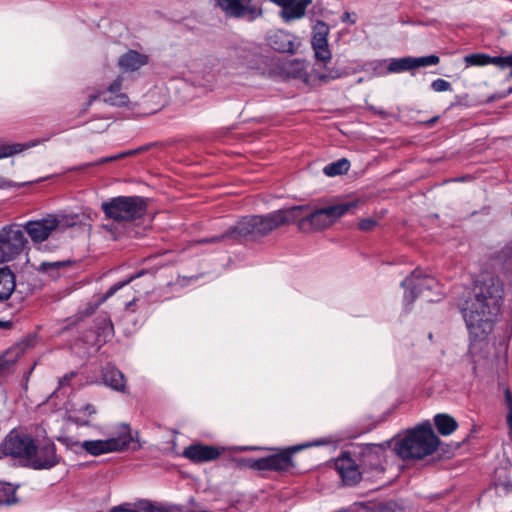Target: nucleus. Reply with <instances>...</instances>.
Returning <instances> with one entry per match:
<instances>
[{
    "label": "nucleus",
    "instance_id": "1",
    "mask_svg": "<svg viewBox=\"0 0 512 512\" xmlns=\"http://www.w3.org/2000/svg\"><path fill=\"white\" fill-rule=\"evenodd\" d=\"M474 298L463 310V317L472 337L484 340L493 329V318L499 313L504 295L503 283L493 275L475 282Z\"/></svg>",
    "mask_w": 512,
    "mask_h": 512
},
{
    "label": "nucleus",
    "instance_id": "2",
    "mask_svg": "<svg viewBox=\"0 0 512 512\" xmlns=\"http://www.w3.org/2000/svg\"><path fill=\"white\" fill-rule=\"evenodd\" d=\"M357 205V201H348L314 210L308 205H299L286 208L285 211L296 210L293 211L291 223L296 222L301 232L310 233L329 227L339 217L355 209Z\"/></svg>",
    "mask_w": 512,
    "mask_h": 512
},
{
    "label": "nucleus",
    "instance_id": "3",
    "mask_svg": "<svg viewBox=\"0 0 512 512\" xmlns=\"http://www.w3.org/2000/svg\"><path fill=\"white\" fill-rule=\"evenodd\" d=\"M279 209L264 215H248L240 218L233 226L236 242H256L276 229L291 223L293 212Z\"/></svg>",
    "mask_w": 512,
    "mask_h": 512
},
{
    "label": "nucleus",
    "instance_id": "4",
    "mask_svg": "<svg viewBox=\"0 0 512 512\" xmlns=\"http://www.w3.org/2000/svg\"><path fill=\"white\" fill-rule=\"evenodd\" d=\"M101 209L106 218L112 220L110 224L102 227L117 240L122 233V227L144 216L147 210L145 200L139 196H118L103 202Z\"/></svg>",
    "mask_w": 512,
    "mask_h": 512
},
{
    "label": "nucleus",
    "instance_id": "5",
    "mask_svg": "<svg viewBox=\"0 0 512 512\" xmlns=\"http://www.w3.org/2000/svg\"><path fill=\"white\" fill-rule=\"evenodd\" d=\"M440 445L438 436L429 422L420 424L397 440L394 444L395 454L404 461L421 460L432 455Z\"/></svg>",
    "mask_w": 512,
    "mask_h": 512
},
{
    "label": "nucleus",
    "instance_id": "6",
    "mask_svg": "<svg viewBox=\"0 0 512 512\" xmlns=\"http://www.w3.org/2000/svg\"><path fill=\"white\" fill-rule=\"evenodd\" d=\"M391 441L380 444L366 443L358 444L350 450L352 456L359 465L366 480H372L385 472L386 450L390 447Z\"/></svg>",
    "mask_w": 512,
    "mask_h": 512
},
{
    "label": "nucleus",
    "instance_id": "7",
    "mask_svg": "<svg viewBox=\"0 0 512 512\" xmlns=\"http://www.w3.org/2000/svg\"><path fill=\"white\" fill-rule=\"evenodd\" d=\"M58 440L67 447L70 445L80 446L92 456H100L102 454L114 451H123L127 448H131L135 451L142 447L138 440V432H136L135 437L129 432L127 434H122L118 437L105 440L99 439L86 440L83 442H72V440L68 437H59Z\"/></svg>",
    "mask_w": 512,
    "mask_h": 512
},
{
    "label": "nucleus",
    "instance_id": "8",
    "mask_svg": "<svg viewBox=\"0 0 512 512\" xmlns=\"http://www.w3.org/2000/svg\"><path fill=\"white\" fill-rule=\"evenodd\" d=\"M326 443V440H317L313 443L294 445L286 448L249 447L248 449L273 451V454L261 457V471H270L283 474L291 472L296 468V464L293 460V456L295 453L301 451L304 448H308L311 446H320Z\"/></svg>",
    "mask_w": 512,
    "mask_h": 512
},
{
    "label": "nucleus",
    "instance_id": "9",
    "mask_svg": "<svg viewBox=\"0 0 512 512\" xmlns=\"http://www.w3.org/2000/svg\"><path fill=\"white\" fill-rule=\"evenodd\" d=\"M34 438L26 433L11 430L0 444V457H13L27 461L33 449Z\"/></svg>",
    "mask_w": 512,
    "mask_h": 512
},
{
    "label": "nucleus",
    "instance_id": "10",
    "mask_svg": "<svg viewBox=\"0 0 512 512\" xmlns=\"http://www.w3.org/2000/svg\"><path fill=\"white\" fill-rule=\"evenodd\" d=\"M61 460L62 457L57 454L54 442L44 441L36 444L34 441L31 455L28 456L25 466L33 470H49L57 466Z\"/></svg>",
    "mask_w": 512,
    "mask_h": 512
},
{
    "label": "nucleus",
    "instance_id": "11",
    "mask_svg": "<svg viewBox=\"0 0 512 512\" xmlns=\"http://www.w3.org/2000/svg\"><path fill=\"white\" fill-rule=\"evenodd\" d=\"M215 7L228 18H247L254 21L263 15V10L254 0H215Z\"/></svg>",
    "mask_w": 512,
    "mask_h": 512
},
{
    "label": "nucleus",
    "instance_id": "12",
    "mask_svg": "<svg viewBox=\"0 0 512 512\" xmlns=\"http://www.w3.org/2000/svg\"><path fill=\"white\" fill-rule=\"evenodd\" d=\"M401 286L405 289L403 298L405 304L411 305L425 290L435 289L438 282L434 277L424 275L420 269H415L401 282Z\"/></svg>",
    "mask_w": 512,
    "mask_h": 512
},
{
    "label": "nucleus",
    "instance_id": "13",
    "mask_svg": "<svg viewBox=\"0 0 512 512\" xmlns=\"http://www.w3.org/2000/svg\"><path fill=\"white\" fill-rule=\"evenodd\" d=\"M27 240L20 229L4 227L0 231V263L15 259L23 251Z\"/></svg>",
    "mask_w": 512,
    "mask_h": 512
},
{
    "label": "nucleus",
    "instance_id": "14",
    "mask_svg": "<svg viewBox=\"0 0 512 512\" xmlns=\"http://www.w3.org/2000/svg\"><path fill=\"white\" fill-rule=\"evenodd\" d=\"M334 467L345 486L352 487L366 480L351 451H343L335 459Z\"/></svg>",
    "mask_w": 512,
    "mask_h": 512
},
{
    "label": "nucleus",
    "instance_id": "15",
    "mask_svg": "<svg viewBox=\"0 0 512 512\" xmlns=\"http://www.w3.org/2000/svg\"><path fill=\"white\" fill-rule=\"evenodd\" d=\"M440 58L437 55H428L422 57H402L388 59V65L385 71L379 72V75H386L391 73H401L404 71L413 70L419 67H426L437 65Z\"/></svg>",
    "mask_w": 512,
    "mask_h": 512
},
{
    "label": "nucleus",
    "instance_id": "16",
    "mask_svg": "<svg viewBox=\"0 0 512 512\" xmlns=\"http://www.w3.org/2000/svg\"><path fill=\"white\" fill-rule=\"evenodd\" d=\"M146 274H149L151 277H153V274L150 273L148 270H141L131 276H129L128 278H126L125 280H122V281H119L115 284H113L106 292L105 294L99 296L94 302H89L86 304V306L80 310L77 314L78 318L79 319H84L86 317H89L91 316L92 314L95 313V311L98 309V307L104 303L108 298H110L111 296H113L118 290H120L121 288H123L124 286L128 285L129 283H131L133 280H135L136 278H139L143 275H146Z\"/></svg>",
    "mask_w": 512,
    "mask_h": 512
},
{
    "label": "nucleus",
    "instance_id": "17",
    "mask_svg": "<svg viewBox=\"0 0 512 512\" xmlns=\"http://www.w3.org/2000/svg\"><path fill=\"white\" fill-rule=\"evenodd\" d=\"M59 224L60 220L56 216L49 215L40 220L27 222L24 228L32 241L39 243L46 240Z\"/></svg>",
    "mask_w": 512,
    "mask_h": 512
},
{
    "label": "nucleus",
    "instance_id": "18",
    "mask_svg": "<svg viewBox=\"0 0 512 512\" xmlns=\"http://www.w3.org/2000/svg\"><path fill=\"white\" fill-rule=\"evenodd\" d=\"M222 451L223 449L216 446L196 443L184 449L183 457L195 464H199L216 460L222 454Z\"/></svg>",
    "mask_w": 512,
    "mask_h": 512
},
{
    "label": "nucleus",
    "instance_id": "19",
    "mask_svg": "<svg viewBox=\"0 0 512 512\" xmlns=\"http://www.w3.org/2000/svg\"><path fill=\"white\" fill-rule=\"evenodd\" d=\"M277 67L281 75L287 78L301 79L306 84L314 82V74H309L305 70V64L303 61L294 59L287 60L277 63Z\"/></svg>",
    "mask_w": 512,
    "mask_h": 512
},
{
    "label": "nucleus",
    "instance_id": "20",
    "mask_svg": "<svg viewBox=\"0 0 512 512\" xmlns=\"http://www.w3.org/2000/svg\"><path fill=\"white\" fill-rule=\"evenodd\" d=\"M16 288V276L13 271L4 266L0 268V302L10 299Z\"/></svg>",
    "mask_w": 512,
    "mask_h": 512
},
{
    "label": "nucleus",
    "instance_id": "21",
    "mask_svg": "<svg viewBox=\"0 0 512 512\" xmlns=\"http://www.w3.org/2000/svg\"><path fill=\"white\" fill-rule=\"evenodd\" d=\"M147 63L148 56L141 54L136 50H129L118 60V65L124 71H136Z\"/></svg>",
    "mask_w": 512,
    "mask_h": 512
},
{
    "label": "nucleus",
    "instance_id": "22",
    "mask_svg": "<svg viewBox=\"0 0 512 512\" xmlns=\"http://www.w3.org/2000/svg\"><path fill=\"white\" fill-rule=\"evenodd\" d=\"M94 323L98 341L106 343L113 338L114 326L108 314L103 313L98 315L95 318Z\"/></svg>",
    "mask_w": 512,
    "mask_h": 512
},
{
    "label": "nucleus",
    "instance_id": "23",
    "mask_svg": "<svg viewBox=\"0 0 512 512\" xmlns=\"http://www.w3.org/2000/svg\"><path fill=\"white\" fill-rule=\"evenodd\" d=\"M103 382L116 391H125L126 381L123 373L114 366H107L102 371Z\"/></svg>",
    "mask_w": 512,
    "mask_h": 512
},
{
    "label": "nucleus",
    "instance_id": "24",
    "mask_svg": "<svg viewBox=\"0 0 512 512\" xmlns=\"http://www.w3.org/2000/svg\"><path fill=\"white\" fill-rule=\"evenodd\" d=\"M269 45L275 51L281 53H294L295 45L288 33L278 31L269 38Z\"/></svg>",
    "mask_w": 512,
    "mask_h": 512
},
{
    "label": "nucleus",
    "instance_id": "25",
    "mask_svg": "<svg viewBox=\"0 0 512 512\" xmlns=\"http://www.w3.org/2000/svg\"><path fill=\"white\" fill-rule=\"evenodd\" d=\"M110 512H172L160 504L153 503L148 500L139 501L133 507L119 506L113 508Z\"/></svg>",
    "mask_w": 512,
    "mask_h": 512
},
{
    "label": "nucleus",
    "instance_id": "26",
    "mask_svg": "<svg viewBox=\"0 0 512 512\" xmlns=\"http://www.w3.org/2000/svg\"><path fill=\"white\" fill-rule=\"evenodd\" d=\"M434 424L439 434L443 436L452 434L458 427L457 421L448 414L435 415Z\"/></svg>",
    "mask_w": 512,
    "mask_h": 512
},
{
    "label": "nucleus",
    "instance_id": "27",
    "mask_svg": "<svg viewBox=\"0 0 512 512\" xmlns=\"http://www.w3.org/2000/svg\"><path fill=\"white\" fill-rule=\"evenodd\" d=\"M311 45L317 60L326 63L331 59V51L328 46V39H318L312 37Z\"/></svg>",
    "mask_w": 512,
    "mask_h": 512
},
{
    "label": "nucleus",
    "instance_id": "28",
    "mask_svg": "<svg viewBox=\"0 0 512 512\" xmlns=\"http://www.w3.org/2000/svg\"><path fill=\"white\" fill-rule=\"evenodd\" d=\"M350 162L346 158H341L335 162L327 164L323 168V173L328 177L343 175L348 172Z\"/></svg>",
    "mask_w": 512,
    "mask_h": 512
},
{
    "label": "nucleus",
    "instance_id": "29",
    "mask_svg": "<svg viewBox=\"0 0 512 512\" xmlns=\"http://www.w3.org/2000/svg\"><path fill=\"white\" fill-rule=\"evenodd\" d=\"M361 508L363 512H404L403 508L394 501L362 505Z\"/></svg>",
    "mask_w": 512,
    "mask_h": 512
},
{
    "label": "nucleus",
    "instance_id": "30",
    "mask_svg": "<svg viewBox=\"0 0 512 512\" xmlns=\"http://www.w3.org/2000/svg\"><path fill=\"white\" fill-rule=\"evenodd\" d=\"M305 15V10L302 5H299L296 1L289 4L282 9L280 16L285 22H290L295 19H300Z\"/></svg>",
    "mask_w": 512,
    "mask_h": 512
},
{
    "label": "nucleus",
    "instance_id": "31",
    "mask_svg": "<svg viewBox=\"0 0 512 512\" xmlns=\"http://www.w3.org/2000/svg\"><path fill=\"white\" fill-rule=\"evenodd\" d=\"M233 463L238 469H250L255 471H261V457H237L234 458Z\"/></svg>",
    "mask_w": 512,
    "mask_h": 512
},
{
    "label": "nucleus",
    "instance_id": "32",
    "mask_svg": "<svg viewBox=\"0 0 512 512\" xmlns=\"http://www.w3.org/2000/svg\"><path fill=\"white\" fill-rule=\"evenodd\" d=\"M15 489L11 484L0 483V506L16 503Z\"/></svg>",
    "mask_w": 512,
    "mask_h": 512
},
{
    "label": "nucleus",
    "instance_id": "33",
    "mask_svg": "<svg viewBox=\"0 0 512 512\" xmlns=\"http://www.w3.org/2000/svg\"><path fill=\"white\" fill-rule=\"evenodd\" d=\"M497 485L512 488V467H501L495 471Z\"/></svg>",
    "mask_w": 512,
    "mask_h": 512
},
{
    "label": "nucleus",
    "instance_id": "34",
    "mask_svg": "<svg viewBox=\"0 0 512 512\" xmlns=\"http://www.w3.org/2000/svg\"><path fill=\"white\" fill-rule=\"evenodd\" d=\"M224 241L236 242L233 226H230L224 233L212 237H205L199 240L201 244H213Z\"/></svg>",
    "mask_w": 512,
    "mask_h": 512
},
{
    "label": "nucleus",
    "instance_id": "35",
    "mask_svg": "<svg viewBox=\"0 0 512 512\" xmlns=\"http://www.w3.org/2000/svg\"><path fill=\"white\" fill-rule=\"evenodd\" d=\"M344 75V72L340 69L327 68L325 67L324 73L314 74V81L318 80L321 83H328L331 80L339 79Z\"/></svg>",
    "mask_w": 512,
    "mask_h": 512
},
{
    "label": "nucleus",
    "instance_id": "36",
    "mask_svg": "<svg viewBox=\"0 0 512 512\" xmlns=\"http://www.w3.org/2000/svg\"><path fill=\"white\" fill-rule=\"evenodd\" d=\"M489 56L485 53H472L464 57L466 66H486L489 65Z\"/></svg>",
    "mask_w": 512,
    "mask_h": 512
},
{
    "label": "nucleus",
    "instance_id": "37",
    "mask_svg": "<svg viewBox=\"0 0 512 512\" xmlns=\"http://www.w3.org/2000/svg\"><path fill=\"white\" fill-rule=\"evenodd\" d=\"M103 101L112 106L123 107L128 104L129 98L125 93L103 94Z\"/></svg>",
    "mask_w": 512,
    "mask_h": 512
},
{
    "label": "nucleus",
    "instance_id": "38",
    "mask_svg": "<svg viewBox=\"0 0 512 512\" xmlns=\"http://www.w3.org/2000/svg\"><path fill=\"white\" fill-rule=\"evenodd\" d=\"M330 28L327 23L318 20L312 28V37L318 39H328Z\"/></svg>",
    "mask_w": 512,
    "mask_h": 512
},
{
    "label": "nucleus",
    "instance_id": "39",
    "mask_svg": "<svg viewBox=\"0 0 512 512\" xmlns=\"http://www.w3.org/2000/svg\"><path fill=\"white\" fill-rule=\"evenodd\" d=\"M490 64L504 70L508 68V66H512V54L508 56H489V65Z\"/></svg>",
    "mask_w": 512,
    "mask_h": 512
},
{
    "label": "nucleus",
    "instance_id": "40",
    "mask_svg": "<svg viewBox=\"0 0 512 512\" xmlns=\"http://www.w3.org/2000/svg\"><path fill=\"white\" fill-rule=\"evenodd\" d=\"M22 151L21 144L0 145V159L11 156Z\"/></svg>",
    "mask_w": 512,
    "mask_h": 512
},
{
    "label": "nucleus",
    "instance_id": "41",
    "mask_svg": "<svg viewBox=\"0 0 512 512\" xmlns=\"http://www.w3.org/2000/svg\"><path fill=\"white\" fill-rule=\"evenodd\" d=\"M156 146H158V143L157 142H152V143H149V144H146V145H142V146H140V147H138L136 149H132V150H128V151H125V152H121L120 154H121V157L123 159V158L128 157V156H133V155H136V154L148 151L152 147H156Z\"/></svg>",
    "mask_w": 512,
    "mask_h": 512
},
{
    "label": "nucleus",
    "instance_id": "42",
    "mask_svg": "<svg viewBox=\"0 0 512 512\" xmlns=\"http://www.w3.org/2000/svg\"><path fill=\"white\" fill-rule=\"evenodd\" d=\"M431 88L435 92L449 91L451 90V83L444 79L438 78L431 83Z\"/></svg>",
    "mask_w": 512,
    "mask_h": 512
},
{
    "label": "nucleus",
    "instance_id": "43",
    "mask_svg": "<svg viewBox=\"0 0 512 512\" xmlns=\"http://www.w3.org/2000/svg\"><path fill=\"white\" fill-rule=\"evenodd\" d=\"M65 262H42L38 268L39 272L48 273L51 270H57L60 267H63Z\"/></svg>",
    "mask_w": 512,
    "mask_h": 512
},
{
    "label": "nucleus",
    "instance_id": "44",
    "mask_svg": "<svg viewBox=\"0 0 512 512\" xmlns=\"http://www.w3.org/2000/svg\"><path fill=\"white\" fill-rule=\"evenodd\" d=\"M376 225H377V222L374 219L366 218V219H362L358 223V228L361 231L367 232V231H371Z\"/></svg>",
    "mask_w": 512,
    "mask_h": 512
},
{
    "label": "nucleus",
    "instance_id": "45",
    "mask_svg": "<svg viewBox=\"0 0 512 512\" xmlns=\"http://www.w3.org/2000/svg\"><path fill=\"white\" fill-rule=\"evenodd\" d=\"M121 87H122V79L118 77L115 79L106 89V91H103V94H115V93H121Z\"/></svg>",
    "mask_w": 512,
    "mask_h": 512
},
{
    "label": "nucleus",
    "instance_id": "46",
    "mask_svg": "<svg viewBox=\"0 0 512 512\" xmlns=\"http://www.w3.org/2000/svg\"><path fill=\"white\" fill-rule=\"evenodd\" d=\"M119 159H122L120 153H118L116 155H113V156H109V157H103V158L99 159L98 161H96L94 163L85 164L84 167L100 165V164L108 163V162H111V161H116V160H119Z\"/></svg>",
    "mask_w": 512,
    "mask_h": 512
},
{
    "label": "nucleus",
    "instance_id": "47",
    "mask_svg": "<svg viewBox=\"0 0 512 512\" xmlns=\"http://www.w3.org/2000/svg\"><path fill=\"white\" fill-rule=\"evenodd\" d=\"M76 376L75 372H70L61 377L58 381V389L68 386L71 380Z\"/></svg>",
    "mask_w": 512,
    "mask_h": 512
},
{
    "label": "nucleus",
    "instance_id": "48",
    "mask_svg": "<svg viewBox=\"0 0 512 512\" xmlns=\"http://www.w3.org/2000/svg\"><path fill=\"white\" fill-rule=\"evenodd\" d=\"M371 65L373 70L379 75V72L386 70L388 59L374 61Z\"/></svg>",
    "mask_w": 512,
    "mask_h": 512
},
{
    "label": "nucleus",
    "instance_id": "49",
    "mask_svg": "<svg viewBox=\"0 0 512 512\" xmlns=\"http://www.w3.org/2000/svg\"><path fill=\"white\" fill-rule=\"evenodd\" d=\"M505 404L508 408V413H512V392L509 388H506L504 391Z\"/></svg>",
    "mask_w": 512,
    "mask_h": 512
},
{
    "label": "nucleus",
    "instance_id": "50",
    "mask_svg": "<svg viewBox=\"0 0 512 512\" xmlns=\"http://www.w3.org/2000/svg\"><path fill=\"white\" fill-rule=\"evenodd\" d=\"M15 360H7L5 355H0V371L8 368Z\"/></svg>",
    "mask_w": 512,
    "mask_h": 512
},
{
    "label": "nucleus",
    "instance_id": "51",
    "mask_svg": "<svg viewBox=\"0 0 512 512\" xmlns=\"http://www.w3.org/2000/svg\"><path fill=\"white\" fill-rule=\"evenodd\" d=\"M369 110L372 111L375 115L380 116L382 119H386L388 117V113L383 109H378L374 106H370Z\"/></svg>",
    "mask_w": 512,
    "mask_h": 512
},
{
    "label": "nucleus",
    "instance_id": "52",
    "mask_svg": "<svg viewBox=\"0 0 512 512\" xmlns=\"http://www.w3.org/2000/svg\"><path fill=\"white\" fill-rule=\"evenodd\" d=\"M80 411H85L89 416L94 415L96 413V408L92 404H86L83 406Z\"/></svg>",
    "mask_w": 512,
    "mask_h": 512
},
{
    "label": "nucleus",
    "instance_id": "53",
    "mask_svg": "<svg viewBox=\"0 0 512 512\" xmlns=\"http://www.w3.org/2000/svg\"><path fill=\"white\" fill-rule=\"evenodd\" d=\"M438 120L439 116H434L431 119L421 122V124L427 128H431Z\"/></svg>",
    "mask_w": 512,
    "mask_h": 512
},
{
    "label": "nucleus",
    "instance_id": "54",
    "mask_svg": "<svg viewBox=\"0 0 512 512\" xmlns=\"http://www.w3.org/2000/svg\"><path fill=\"white\" fill-rule=\"evenodd\" d=\"M13 327V322L8 320V321H3V320H0V329H4V330H8V329H11Z\"/></svg>",
    "mask_w": 512,
    "mask_h": 512
},
{
    "label": "nucleus",
    "instance_id": "55",
    "mask_svg": "<svg viewBox=\"0 0 512 512\" xmlns=\"http://www.w3.org/2000/svg\"><path fill=\"white\" fill-rule=\"evenodd\" d=\"M507 425L509 427V435L512 441V413L507 414Z\"/></svg>",
    "mask_w": 512,
    "mask_h": 512
},
{
    "label": "nucleus",
    "instance_id": "56",
    "mask_svg": "<svg viewBox=\"0 0 512 512\" xmlns=\"http://www.w3.org/2000/svg\"><path fill=\"white\" fill-rule=\"evenodd\" d=\"M507 425L509 427V435L512 441V413L507 414Z\"/></svg>",
    "mask_w": 512,
    "mask_h": 512
},
{
    "label": "nucleus",
    "instance_id": "57",
    "mask_svg": "<svg viewBox=\"0 0 512 512\" xmlns=\"http://www.w3.org/2000/svg\"><path fill=\"white\" fill-rule=\"evenodd\" d=\"M13 186L14 185L12 184L11 181L0 179V189L10 188V187H13Z\"/></svg>",
    "mask_w": 512,
    "mask_h": 512
},
{
    "label": "nucleus",
    "instance_id": "58",
    "mask_svg": "<svg viewBox=\"0 0 512 512\" xmlns=\"http://www.w3.org/2000/svg\"><path fill=\"white\" fill-rule=\"evenodd\" d=\"M103 96V91H99L97 94L89 96V105L93 103L98 97Z\"/></svg>",
    "mask_w": 512,
    "mask_h": 512
},
{
    "label": "nucleus",
    "instance_id": "59",
    "mask_svg": "<svg viewBox=\"0 0 512 512\" xmlns=\"http://www.w3.org/2000/svg\"><path fill=\"white\" fill-rule=\"evenodd\" d=\"M299 5H302V8L306 11L308 5L312 3V0H299L296 1Z\"/></svg>",
    "mask_w": 512,
    "mask_h": 512
},
{
    "label": "nucleus",
    "instance_id": "60",
    "mask_svg": "<svg viewBox=\"0 0 512 512\" xmlns=\"http://www.w3.org/2000/svg\"><path fill=\"white\" fill-rule=\"evenodd\" d=\"M135 302H136V298L132 299L131 301L127 302L125 304V309L126 310H131L132 307L135 305Z\"/></svg>",
    "mask_w": 512,
    "mask_h": 512
},
{
    "label": "nucleus",
    "instance_id": "61",
    "mask_svg": "<svg viewBox=\"0 0 512 512\" xmlns=\"http://www.w3.org/2000/svg\"><path fill=\"white\" fill-rule=\"evenodd\" d=\"M510 94H512V87H510L505 93L499 94V98H505V97L509 96Z\"/></svg>",
    "mask_w": 512,
    "mask_h": 512
},
{
    "label": "nucleus",
    "instance_id": "62",
    "mask_svg": "<svg viewBox=\"0 0 512 512\" xmlns=\"http://www.w3.org/2000/svg\"><path fill=\"white\" fill-rule=\"evenodd\" d=\"M73 421L78 425H88V421H80L78 418H74Z\"/></svg>",
    "mask_w": 512,
    "mask_h": 512
},
{
    "label": "nucleus",
    "instance_id": "63",
    "mask_svg": "<svg viewBox=\"0 0 512 512\" xmlns=\"http://www.w3.org/2000/svg\"><path fill=\"white\" fill-rule=\"evenodd\" d=\"M343 22H346L350 19V14L348 12H345L341 17Z\"/></svg>",
    "mask_w": 512,
    "mask_h": 512
},
{
    "label": "nucleus",
    "instance_id": "64",
    "mask_svg": "<svg viewBox=\"0 0 512 512\" xmlns=\"http://www.w3.org/2000/svg\"><path fill=\"white\" fill-rule=\"evenodd\" d=\"M495 99H500V98H499V95H492V96L488 99V102L494 101Z\"/></svg>",
    "mask_w": 512,
    "mask_h": 512
}]
</instances>
